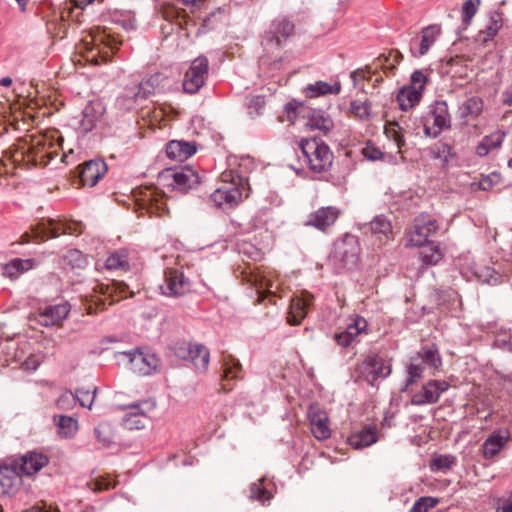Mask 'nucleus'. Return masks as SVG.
I'll use <instances>...</instances> for the list:
<instances>
[{"instance_id": "12", "label": "nucleus", "mask_w": 512, "mask_h": 512, "mask_svg": "<svg viewBox=\"0 0 512 512\" xmlns=\"http://www.w3.org/2000/svg\"><path fill=\"white\" fill-rule=\"evenodd\" d=\"M358 378L363 379L370 385L378 379H384L391 373V366L385 364L383 359L377 355L367 356L360 364L356 367Z\"/></svg>"}, {"instance_id": "33", "label": "nucleus", "mask_w": 512, "mask_h": 512, "mask_svg": "<svg viewBox=\"0 0 512 512\" xmlns=\"http://www.w3.org/2000/svg\"><path fill=\"white\" fill-rule=\"evenodd\" d=\"M93 289L95 292L101 293L104 296H107V298H110L109 304L127 297V293L129 292L127 284L116 281L109 284L97 283Z\"/></svg>"}, {"instance_id": "49", "label": "nucleus", "mask_w": 512, "mask_h": 512, "mask_svg": "<svg viewBox=\"0 0 512 512\" xmlns=\"http://www.w3.org/2000/svg\"><path fill=\"white\" fill-rule=\"evenodd\" d=\"M417 357L424 363V365L433 369H437L442 363L437 349L434 348H429L423 350L422 352H418Z\"/></svg>"}, {"instance_id": "55", "label": "nucleus", "mask_w": 512, "mask_h": 512, "mask_svg": "<svg viewBox=\"0 0 512 512\" xmlns=\"http://www.w3.org/2000/svg\"><path fill=\"white\" fill-rule=\"evenodd\" d=\"M366 329L367 321L361 316H356L353 321L348 324L345 331L355 340L356 337L365 332Z\"/></svg>"}, {"instance_id": "46", "label": "nucleus", "mask_w": 512, "mask_h": 512, "mask_svg": "<svg viewBox=\"0 0 512 512\" xmlns=\"http://www.w3.org/2000/svg\"><path fill=\"white\" fill-rule=\"evenodd\" d=\"M503 25V18L502 14L499 12H493L489 16L488 24L486 25L485 29L482 31L484 34H486V37H484V41H487L489 39H492L500 30V28Z\"/></svg>"}, {"instance_id": "35", "label": "nucleus", "mask_w": 512, "mask_h": 512, "mask_svg": "<svg viewBox=\"0 0 512 512\" xmlns=\"http://www.w3.org/2000/svg\"><path fill=\"white\" fill-rule=\"evenodd\" d=\"M422 98L421 91L414 88L403 87L397 94V101L401 110L408 111L416 106Z\"/></svg>"}, {"instance_id": "37", "label": "nucleus", "mask_w": 512, "mask_h": 512, "mask_svg": "<svg viewBox=\"0 0 512 512\" xmlns=\"http://www.w3.org/2000/svg\"><path fill=\"white\" fill-rule=\"evenodd\" d=\"M419 247V257L426 265H436L443 258V251L433 242H427Z\"/></svg>"}, {"instance_id": "2", "label": "nucleus", "mask_w": 512, "mask_h": 512, "mask_svg": "<svg viewBox=\"0 0 512 512\" xmlns=\"http://www.w3.org/2000/svg\"><path fill=\"white\" fill-rule=\"evenodd\" d=\"M304 161L316 173L327 171L333 161L329 146L317 138H305L299 143Z\"/></svg>"}, {"instance_id": "41", "label": "nucleus", "mask_w": 512, "mask_h": 512, "mask_svg": "<svg viewBox=\"0 0 512 512\" xmlns=\"http://www.w3.org/2000/svg\"><path fill=\"white\" fill-rule=\"evenodd\" d=\"M223 362H224L223 363V365H224L223 380L224 381L239 379L242 377L241 376L242 367L237 359H235L231 355H228V356L224 357Z\"/></svg>"}, {"instance_id": "30", "label": "nucleus", "mask_w": 512, "mask_h": 512, "mask_svg": "<svg viewBox=\"0 0 512 512\" xmlns=\"http://www.w3.org/2000/svg\"><path fill=\"white\" fill-rule=\"evenodd\" d=\"M49 463L46 455L37 452H29L21 457L19 463V471L24 475L32 476L39 472Z\"/></svg>"}, {"instance_id": "26", "label": "nucleus", "mask_w": 512, "mask_h": 512, "mask_svg": "<svg viewBox=\"0 0 512 512\" xmlns=\"http://www.w3.org/2000/svg\"><path fill=\"white\" fill-rule=\"evenodd\" d=\"M359 248L354 238L346 239L335 246L334 257L341 261L344 267H354L358 262Z\"/></svg>"}, {"instance_id": "38", "label": "nucleus", "mask_w": 512, "mask_h": 512, "mask_svg": "<svg viewBox=\"0 0 512 512\" xmlns=\"http://www.w3.org/2000/svg\"><path fill=\"white\" fill-rule=\"evenodd\" d=\"M35 265L33 259H13L4 268V272L9 277H17L19 274L32 269Z\"/></svg>"}, {"instance_id": "61", "label": "nucleus", "mask_w": 512, "mask_h": 512, "mask_svg": "<svg viewBox=\"0 0 512 512\" xmlns=\"http://www.w3.org/2000/svg\"><path fill=\"white\" fill-rule=\"evenodd\" d=\"M426 82V75L421 70H416L412 73L410 85L407 87L414 88L415 90L421 91L422 93Z\"/></svg>"}, {"instance_id": "24", "label": "nucleus", "mask_w": 512, "mask_h": 512, "mask_svg": "<svg viewBox=\"0 0 512 512\" xmlns=\"http://www.w3.org/2000/svg\"><path fill=\"white\" fill-rule=\"evenodd\" d=\"M313 303V296L309 292H302L291 299L287 321L291 325H299L306 317Z\"/></svg>"}, {"instance_id": "39", "label": "nucleus", "mask_w": 512, "mask_h": 512, "mask_svg": "<svg viewBox=\"0 0 512 512\" xmlns=\"http://www.w3.org/2000/svg\"><path fill=\"white\" fill-rule=\"evenodd\" d=\"M402 55L398 51H390L387 55L382 54L377 58L378 65L384 70L387 76L394 74V69L402 60Z\"/></svg>"}, {"instance_id": "40", "label": "nucleus", "mask_w": 512, "mask_h": 512, "mask_svg": "<svg viewBox=\"0 0 512 512\" xmlns=\"http://www.w3.org/2000/svg\"><path fill=\"white\" fill-rule=\"evenodd\" d=\"M404 123L405 122H404L403 118L401 117L399 122H390L385 127L386 136L389 139L394 141V143L396 144L399 151L405 145V139H404V136L402 133V131L404 130V126L402 124H404Z\"/></svg>"}, {"instance_id": "42", "label": "nucleus", "mask_w": 512, "mask_h": 512, "mask_svg": "<svg viewBox=\"0 0 512 512\" xmlns=\"http://www.w3.org/2000/svg\"><path fill=\"white\" fill-rule=\"evenodd\" d=\"M162 16L165 20L175 23L179 28H182L187 23L186 13L182 12L175 6H164L162 9Z\"/></svg>"}, {"instance_id": "14", "label": "nucleus", "mask_w": 512, "mask_h": 512, "mask_svg": "<svg viewBox=\"0 0 512 512\" xmlns=\"http://www.w3.org/2000/svg\"><path fill=\"white\" fill-rule=\"evenodd\" d=\"M135 201L141 210L162 215L166 211L165 195L156 188L144 187L135 193Z\"/></svg>"}, {"instance_id": "51", "label": "nucleus", "mask_w": 512, "mask_h": 512, "mask_svg": "<svg viewBox=\"0 0 512 512\" xmlns=\"http://www.w3.org/2000/svg\"><path fill=\"white\" fill-rule=\"evenodd\" d=\"M424 370V363L418 359V357H414L407 368L408 379L406 385L409 386L413 384L417 379L421 378Z\"/></svg>"}, {"instance_id": "31", "label": "nucleus", "mask_w": 512, "mask_h": 512, "mask_svg": "<svg viewBox=\"0 0 512 512\" xmlns=\"http://www.w3.org/2000/svg\"><path fill=\"white\" fill-rule=\"evenodd\" d=\"M342 89L339 81L328 83L325 81H316L310 83L303 88V93L307 98H318L326 95H338Z\"/></svg>"}, {"instance_id": "34", "label": "nucleus", "mask_w": 512, "mask_h": 512, "mask_svg": "<svg viewBox=\"0 0 512 512\" xmlns=\"http://www.w3.org/2000/svg\"><path fill=\"white\" fill-rule=\"evenodd\" d=\"M483 110V100L480 97L473 96L465 100L459 106V115L462 119H476Z\"/></svg>"}, {"instance_id": "22", "label": "nucleus", "mask_w": 512, "mask_h": 512, "mask_svg": "<svg viewBox=\"0 0 512 512\" xmlns=\"http://www.w3.org/2000/svg\"><path fill=\"white\" fill-rule=\"evenodd\" d=\"M441 34V27L437 24L422 29L421 35L410 42V52L415 57L425 55Z\"/></svg>"}, {"instance_id": "47", "label": "nucleus", "mask_w": 512, "mask_h": 512, "mask_svg": "<svg viewBox=\"0 0 512 512\" xmlns=\"http://www.w3.org/2000/svg\"><path fill=\"white\" fill-rule=\"evenodd\" d=\"M59 433L66 438L72 437L78 430V422L70 416H60L57 421Z\"/></svg>"}, {"instance_id": "44", "label": "nucleus", "mask_w": 512, "mask_h": 512, "mask_svg": "<svg viewBox=\"0 0 512 512\" xmlns=\"http://www.w3.org/2000/svg\"><path fill=\"white\" fill-rule=\"evenodd\" d=\"M105 267L109 270L128 269L129 261L125 251L112 253L105 261Z\"/></svg>"}, {"instance_id": "52", "label": "nucleus", "mask_w": 512, "mask_h": 512, "mask_svg": "<svg viewBox=\"0 0 512 512\" xmlns=\"http://www.w3.org/2000/svg\"><path fill=\"white\" fill-rule=\"evenodd\" d=\"M96 387H94L92 390H85L83 388L81 389H77L74 396L76 397V402H79V404L82 406V407H87L89 409H91L92 407V404L95 400V396H96Z\"/></svg>"}, {"instance_id": "28", "label": "nucleus", "mask_w": 512, "mask_h": 512, "mask_svg": "<svg viewBox=\"0 0 512 512\" xmlns=\"http://www.w3.org/2000/svg\"><path fill=\"white\" fill-rule=\"evenodd\" d=\"M378 441V430L375 425H366L354 431L348 437V443L355 449H363Z\"/></svg>"}, {"instance_id": "6", "label": "nucleus", "mask_w": 512, "mask_h": 512, "mask_svg": "<svg viewBox=\"0 0 512 512\" xmlns=\"http://www.w3.org/2000/svg\"><path fill=\"white\" fill-rule=\"evenodd\" d=\"M159 179L163 185L181 192H186L200 183L198 174L190 167L180 170L166 169L160 174Z\"/></svg>"}, {"instance_id": "20", "label": "nucleus", "mask_w": 512, "mask_h": 512, "mask_svg": "<svg viewBox=\"0 0 512 512\" xmlns=\"http://www.w3.org/2000/svg\"><path fill=\"white\" fill-rule=\"evenodd\" d=\"M70 312V305L67 302L55 305H46L39 308L35 317L36 321L45 327H51L61 324Z\"/></svg>"}, {"instance_id": "62", "label": "nucleus", "mask_w": 512, "mask_h": 512, "mask_svg": "<svg viewBox=\"0 0 512 512\" xmlns=\"http://www.w3.org/2000/svg\"><path fill=\"white\" fill-rule=\"evenodd\" d=\"M495 510L496 512H512V492L508 496L496 500Z\"/></svg>"}, {"instance_id": "27", "label": "nucleus", "mask_w": 512, "mask_h": 512, "mask_svg": "<svg viewBox=\"0 0 512 512\" xmlns=\"http://www.w3.org/2000/svg\"><path fill=\"white\" fill-rule=\"evenodd\" d=\"M106 172L107 165L103 160H90L81 169L80 180L84 186L93 187Z\"/></svg>"}, {"instance_id": "15", "label": "nucleus", "mask_w": 512, "mask_h": 512, "mask_svg": "<svg viewBox=\"0 0 512 512\" xmlns=\"http://www.w3.org/2000/svg\"><path fill=\"white\" fill-rule=\"evenodd\" d=\"M449 389V383L444 380H430L411 397V404L423 406L438 402L441 395Z\"/></svg>"}, {"instance_id": "48", "label": "nucleus", "mask_w": 512, "mask_h": 512, "mask_svg": "<svg viewBox=\"0 0 512 512\" xmlns=\"http://www.w3.org/2000/svg\"><path fill=\"white\" fill-rule=\"evenodd\" d=\"M95 435L103 447H109L113 443L114 433L109 423H100L95 428Z\"/></svg>"}, {"instance_id": "3", "label": "nucleus", "mask_w": 512, "mask_h": 512, "mask_svg": "<svg viewBox=\"0 0 512 512\" xmlns=\"http://www.w3.org/2000/svg\"><path fill=\"white\" fill-rule=\"evenodd\" d=\"M295 35V23L287 16H278L271 21L262 38L268 52L280 50Z\"/></svg>"}, {"instance_id": "23", "label": "nucleus", "mask_w": 512, "mask_h": 512, "mask_svg": "<svg viewBox=\"0 0 512 512\" xmlns=\"http://www.w3.org/2000/svg\"><path fill=\"white\" fill-rule=\"evenodd\" d=\"M340 214L341 211L335 206L320 207L308 216L305 225L325 232L336 223Z\"/></svg>"}, {"instance_id": "10", "label": "nucleus", "mask_w": 512, "mask_h": 512, "mask_svg": "<svg viewBox=\"0 0 512 512\" xmlns=\"http://www.w3.org/2000/svg\"><path fill=\"white\" fill-rule=\"evenodd\" d=\"M439 228L437 221L428 214H420L414 220V224L407 236V246H422L428 242V238L434 235Z\"/></svg>"}, {"instance_id": "36", "label": "nucleus", "mask_w": 512, "mask_h": 512, "mask_svg": "<svg viewBox=\"0 0 512 512\" xmlns=\"http://www.w3.org/2000/svg\"><path fill=\"white\" fill-rule=\"evenodd\" d=\"M508 437L500 432L490 435L483 443V455L485 458H492L504 447Z\"/></svg>"}, {"instance_id": "4", "label": "nucleus", "mask_w": 512, "mask_h": 512, "mask_svg": "<svg viewBox=\"0 0 512 512\" xmlns=\"http://www.w3.org/2000/svg\"><path fill=\"white\" fill-rule=\"evenodd\" d=\"M285 112L290 122H295L298 114H302V117L306 120L305 125L312 130H320L327 133L334 126L331 117L322 110H306L302 106L300 107V110H298L293 103H287L285 105Z\"/></svg>"}, {"instance_id": "58", "label": "nucleus", "mask_w": 512, "mask_h": 512, "mask_svg": "<svg viewBox=\"0 0 512 512\" xmlns=\"http://www.w3.org/2000/svg\"><path fill=\"white\" fill-rule=\"evenodd\" d=\"M454 464V457L449 455H440L431 461L432 470H445L450 469Z\"/></svg>"}, {"instance_id": "45", "label": "nucleus", "mask_w": 512, "mask_h": 512, "mask_svg": "<svg viewBox=\"0 0 512 512\" xmlns=\"http://www.w3.org/2000/svg\"><path fill=\"white\" fill-rule=\"evenodd\" d=\"M370 230L375 235L388 237L392 233V225L384 216L375 217L369 224Z\"/></svg>"}, {"instance_id": "17", "label": "nucleus", "mask_w": 512, "mask_h": 512, "mask_svg": "<svg viewBox=\"0 0 512 512\" xmlns=\"http://www.w3.org/2000/svg\"><path fill=\"white\" fill-rule=\"evenodd\" d=\"M160 289L166 296L178 297L189 292L190 282L183 272L177 269H167L164 274V283Z\"/></svg>"}, {"instance_id": "7", "label": "nucleus", "mask_w": 512, "mask_h": 512, "mask_svg": "<svg viewBox=\"0 0 512 512\" xmlns=\"http://www.w3.org/2000/svg\"><path fill=\"white\" fill-rule=\"evenodd\" d=\"M155 407V401L150 399L127 405L121 420L122 426L128 430L143 429L149 421L148 413L152 412Z\"/></svg>"}, {"instance_id": "8", "label": "nucleus", "mask_w": 512, "mask_h": 512, "mask_svg": "<svg viewBox=\"0 0 512 512\" xmlns=\"http://www.w3.org/2000/svg\"><path fill=\"white\" fill-rule=\"evenodd\" d=\"M243 274L245 275L244 279L256 288L259 295V302H261L266 295H277L281 284L274 271L262 269L250 271L249 273L243 272Z\"/></svg>"}, {"instance_id": "25", "label": "nucleus", "mask_w": 512, "mask_h": 512, "mask_svg": "<svg viewBox=\"0 0 512 512\" xmlns=\"http://www.w3.org/2000/svg\"><path fill=\"white\" fill-rule=\"evenodd\" d=\"M13 157L15 161L24 160L28 163H32L35 166H45L52 159L51 153L46 148V145L41 144L40 142H38L36 145L28 147L27 150L23 148L22 151H17Z\"/></svg>"}, {"instance_id": "56", "label": "nucleus", "mask_w": 512, "mask_h": 512, "mask_svg": "<svg viewBox=\"0 0 512 512\" xmlns=\"http://www.w3.org/2000/svg\"><path fill=\"white\" fill-rule=\"evenodd\" d=\"M438 499L433 497H421L411 507L410 512H427L438 504Z\"/></svg>"}, {"instance_id": "18", "label": "nucleus", "mask_w": 512, "mask_h": 512, "mask_svg": "<svg viewBox=\"0 0 512 512\" xmlns=\"http://www.w3.org/2000/svg\"><path fill=\"white\" fill-rule=\"evenodd\" d=\"M311 432L317 440H326L331 436L329 417L318 405L312 404L307 411Z\"/></svg>"}, {"instance_id": "59", "label": "nucleus", "mask_w": 512, "mask_h": 512, "mask_svg": "<svg viewBox=\"0 0 512 512\" xmlns=\"http://www.w3.org/2000/svg\"><path fill=\"white\" fill-rule=\"evenodd\" d=\"M480 5V0H467L463 4V22L469 23L472 17L476 14L478 7Z\"/></svg>"}, {"instance_id": "54", "label": "nucleus", "mask_w": 512, "mask_h": 512, "mask_svg": "<svg viewBox=\"0 0 512 512\" xmlns=\"http://www.w3.org/2000/svg\"><path fill=\"white\" fill-rule=\"evenodd\" d=\"M352 113L360 119H367L371 114V103L367 100H354L351 102Z\"/></svg>"}, {"instance_id": "50", "label": "nucleus", "mask_w": 512, "mask_h": 512, "mask_svg": "<svg viewBox=\"0 0 512 512\" xmlns=\"http://www.w3.org/2000/svg\"><path fill=\"white\" fill-rule=\"evenodd\" d=\"M250 498L262 503L271 498L270 492L264 487V479H259L250 486Z\"/></svg>"}, {"instance_id": "19", "label": "nucleus", "mask_w": 512, "mask_h": 512, "mask_svg": "<svg viewBox=\"0 0 512 512\" xmlns=\"http://www.w3.org/2000/svg\"><path fill=\"white\" fill-rule=\"evenodd\" d=\"M178 357L190 360L197 369L206 370L209 364V351L208 349L198 343H183L177 350Z\"/></svg>"}, {"instance_id": "5", "label": "nucleus", "mask_w": 512, "mask_h": 512, "mask_svg": "<svg viewBox=\"0 0 512 512\" xmlns=\"http://www.w3.org/2000/svg\"><path fill=\"white\" fill-rule=\"evenodd\" d=\"M91 41H85V46L88 52L87 60L94 64L100 62H107L109 54L104 49L109 48L113 50L121 44V42L114 36L107 34L106 31H98L95 35H91Z\"/></svg>"}, {"instance_id": "21", "label": "nucleus", "mask_w": 512, "mask_h": 512, "mask_svg": "<svg viewBox=\"0 0 512 512\" xmlns=\"http://www.w3.org/2000/svg\"><path fill=\"white\" fill-rule=\"evenodd\" d=\"M154 90L155 84H151V80H144L139 84L127 87L124 94L118 98V104L124 109H132L136 102L148 98Z\"/></svg>"}, {"instance_id": "53", "label": "nucleus", "mask_w": 512, "mask_h": 512, "mask_svg": "<svg viewBox=\"0 0 512 512\" xmlns=\"http://www.w3.org/2000/svg\"><path fill=\"white\" fill-rule=\"evenodd\" d=\"M454 155L453 146L448 143L438 142L433 148V156L442 159L444 162H448Z\"/></svg>"}, {"instance_id": "13", "label": "nucleus", "mask_w": 512, "mask_h": 512, "mask_svg": "<svg viewBox=\"0 0 512 512\" xmlns=\"http://www.w3.org/2000/svg\"><path fill=\"white\" fill-rule=\"evenodd\" d=\"M120 355L127 359L128 368L139 375H150L155 372L160 360L157 356L150 352H142L139 350L121 352Z\"/></svg>"}, {"instance_id": "16", "label": "nucleus", "mask_w": 512, "mask_h": 512, "mask_svg": "<svg viewBox=\"0 0 512 512\" xmlns=\"http://www.w3.org/2000/svg\"><path fill=\"white\" fill-rule=\"evenodd\" d=\"M67 229L68 227L66 224L56 222L53 219L42 220L32 228L31 235L26 232L21 238L23 243H29L31 240L44 241L67 233Z\"/></svg>"}, {"instance_id": "43", "label": "nucleus", "mask_w": 512, "mask_h": 512, "mask_svg": "<svg viewBox=\"0 0 512 512\" xmlns=\"http://www.w3.org/2000/svg\"><path fill=\"white\" fill-rule=\"evenodd\" d=\"M475 276L483 283L496 285L501 281V275L492 267L480 266L474 272Z\"/></svg>"}, {"instance_id": "32", "label": "nucleus", "mask_w": 512, "mask_h": 512, "mask_svg": "<svg viewBox=\"0 0 512 512\" xmlns=\"http://www.w3.org/2000/svg\"><path fill=\"white\" fill-rule=\"evenodd\" d=\"M20 483L21 477L16 467L0 466V496L13 493Z\"/></svg>"}, {"instance_id": "1", "label": "nucleus", "mask_w": 512, "mask_h": 512, "mask_svg": "<svg viewBox=\"0 0 512 512\" xmlns=\"http://www.w3.org/2000/svg\"><path fill=\"white\" fill-rule=\"evenodd\" d=\"M247 181L233 170L221 175V185L211 194V200L219 207H234L238 205L245 194L248 196Z\"/></svg>"}, {"instance_id": "11", "label": "nucleus", "mask_w": 512, "mask_h": 512, "mask_svg": "<svg viewBox=\"0 0 512 512\" xmlns=\"http://www.w3.org/2000/svg\"><path fill=\"white\" fill-rule=\"evenodd\" d=\"M208 69L209 61L207 57L201 55L195 58L185 73L183 90L189 94L197 93L207 79Z\"/></svg>"}, {"instance_id": "64", "label": "nucleus", "mask_w": 512, "mask_h": 512, "mask_svg": "<svg viewBox=\"0 0 512 512\" xmlns=\"http://www.w3.org/2000/svg\"><path fill=\"white\" fill-rule=\"evenodd\" d=\"M505 134L498 131L495 133H492L489 136H485L483 140L487 143L488 147L492 150L494 148L499 147L503 140H504Z\"/></svg>"}, {"instance_id": "29", "label": "nucleus", "mask_w": 512, "mask_h": 512, "mask_svg": "<svg viewBox=\"0 0 512 512\" xmlns=\"http://www.w3.org/2000/svg\"><path fill=\"white\" fill-rule=\"evenodd\" d=\"M197 151L195 142L172 140L166 146L167 157L171 160L185 161Z\"/></svg>"}, {"instance_id": "9", "label": "nucleus", "mask_w": 512, "mask_h": 512, "mask_svg": "<svg viewBox=\"0 0 512 512\" xmlns=\"http://www.w3.org/2000/svg\"><path fill=\"white\" fill-rule=\"evenodd\" d=\"M451 117L448 105L445 101H436L429 111L426 123L424 124V134L427 137L436 138L442 130L449 128Z\"/></svg>"}, {"instance_id": "60", "label": "nucleus", "mask_w": 512, "mask_h": 512, "mask_svg": "<svg viewBox=\"0 0 512 512\" xmlns=\"http://www.w3.org/2000/svg\"><path fill=\"white\" fill-rule=\"evenodd\" d=\"M96 117L93 113V109L91 107H86L83 111V118L81 120L80 126L84 132L91 131L95 126Z\"/></svg>"}, {"instance_id": "57", "label": "nucleus", "mask_w": 512, "mask_h": 512, "mask_svg": "<svg viewBox=\"0 0 512 512\" xmlns=\"http://www.w3.org/2000/svg\"><path fill=\"white\" fill-rule=\"evenodd\" d=\"M76 404V397L71 391L63 392L56 401V406L60 410H70Z\"/></svg>"}, {"instance_id": "63", "label": "nucleus", "mask_w": 512, "mask_h": 512, "mask_svg": "<svg viewBox=\"0 0 512 512\" xmlns=\"http://www.w3.org/2000/svg\"><path fill=\"white\" fill-rule=\"evenodd\" d=\"M350 77L353 81V85L355 88H359L362 91H364L363 85H361V82L367 80L369 76V72H366L365 70L358 69L353 72H351Z\"/></svg>"}]
</instances>
